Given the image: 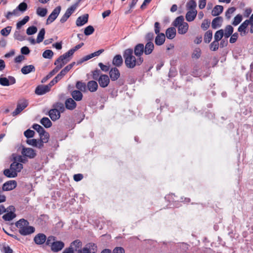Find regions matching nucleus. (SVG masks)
Masks as SVG:
<instances>
[{"mask_svg": "<svg viewBox=\"0 0 253 253\" xmlns=\"http://www.w3.org/2000/svg\"><path fill=\"white\" fill-rule=\"evenodd\" d=\"M126 66L128 68H133L136 66L140 65L143 62L142 57H137L133 55V50L128 48L125 50L123 54Z\"/></svg>", "mask_w": 253, "mask_h": 253, "instance_id": "obj_1", "label": "nucleus"}, {"mask_svg": "<svg viewBox=\"0 0 253 253\" xmlns=\"http://www.w3.org/2000/svg\"><path fill=\"white\" fill-rule=\"evenodd\" d=\"M24 159L21 156H17L14 158V162L11 164L10 169H5L3 174H17L20 172L23 169L22 164L18 163L24 162Z\"/></svg>", "mask_w": 253, "mask_h": 253, "instance_id": "obj_2", "label": "nucleus"}, {"mask_svg": "<svg viewBox=\"0 0 253 253\" xmlns=\"http://www.w3.org/2000/svg\"><path fill=\"white\" fill-rule=\"evenodd\" d=\"M65 111L64 104L61 102H56L53 104L52 108L48 112V115L53 121H56L60 117V114Z\"/></svg>", "mask_w": 253, "mask_h": 253, "instance_id": "obj_3", "label": "nucleus"}, {"mask_svg": "<svg viewBox=\"0 0 253 253\" xmlns=\"http://www.w3.org/2000/svg\"><path fill=\"white\" fill-rule=\"evenodd\" d=\"M173 25L177 27L178 33L179 34H185L188 30V24L184 22V19L183 16L177 17L173 21Z\"/></svg>", "mask_w": 253, "mask_h": 253, "instance_id": "obj_4", "label": "nucleus"}, {"mask_svg": "<svg viewBox=\"0 0 253 253\" xmlns=\"http://www.w3.org/2000/svg\"><path fill=\"white\" fill-rule=\"evenodd\" d=\"M55 84L52 80L47 85H38L36 89L35 93L38 95H43L46 93L49 92L50 90L51 87L54 85Z\"/></svg>", "mask_w": 253, "mask_h": 253, "instance_id": "obj_5", "label": "nucleus"}, {"mask_svg": "<svg viewBox=\"0 0 253 253\" xmlns=\"http://www.w3.org/2000/svg\"><path fill=\"white\" fill-rule=\"evenodd\" d=\"M71 56L66 52L64 54L61 55L54 62V65L60 67L61 69L65 64H66L70 60Z\"/></svg>", "mask_w": 253, "mask_h": 253, "instance_id": "obj_6", "label": "nucleus"}, {"mask_svg": "<svg viewBox=\"0 0 253 253\" xmlns=\"http://www.w3.org/2000/svg\"><path fill=\"white\" fill-rule=\"evenodd\" d=\"M28 105V102L26 99L19 100L17 103V107L14 111L12 113L13 116H16L20 114L25 108Z\"/></svg>", "mask_w": 253, "mask_h": 253, "instance_id": "obj_7", "label": "nucleus"}, {"mask_svg": "<svg viewBox=\"0 0 253 253\" xmlns=\"http://www.w3.org/2000/svg\"><path fill=\"white\" fill-rule=\"evenodd\" d=\"M97 246L94 243H89L81 250H79L78 253H95Z\"/></svg>", "mask_w": 253, "mask_h": 253, "instance_id": "obj_8", "label": "nucleus"}, {"mask_svg": "<svg viewBox=\"0 0 253 253\" xmlns=\"http://www.w3.org/2000/svg\"><path fill=\"white\" fill-rule=\"evenodd\" d=\"M14 211L15 208L12 206H9L6 210V212H7L2 216V218L5 221H10L12 220L16 217Z\"/></svg>", "mask_w": 253, "mask_h": 253, "instance_id": "obj_9", "label": "nucleus"}, {"mask_svg": "<svg viewBox=\"0 0 253 253\" xmlns=\"http://www.w3.org/2000/svg\"><path fill=\"white\" fill-rule=\"evenodd\" d=\"M61 9V8L60 6H57L54 9L46 20V24L47 25L51 23L56 19L60 12Z\"/></svg>", "mask_w": 253, "mask_h": 253, "instance_id": "obj_10", "label": "nucleus"}, {"mask_svg": "<svg viewBox=\"0 0 253 253\" xmlns=\"http://www.w3.org/2000/svg\"><path fill=\"white\" fill-rule=\"evenodd\" d=\"M21 153L24 157L30 159L34 158L36 156V153L35 150L31 148L23 147Z\"/></svg>", "mask_w": 253, "mask_h": 253, "instance_id": "obj_11", "label": "nucleus"}, {"mask_svg": "<svg viewBox=\"0 0 253 253\" xmlns=\"http://www.w3.org/2000/svg\"><path fill=\"white\" fill-rule=\"evenodd\" d=\"M16 81L14 77L9 76L8 78L3 77L0 78V84L3 86H8L10 84H13Z\"/></svg>", "mask_w": 253, "mask_h": 253, "instance_id": "obj_12", "label": "nucleus"}, {"mask_svg": "<svg viewBox=\"0 0 253 253\" xmlns=\"http://www.w3.org/2000/svg\"><path fill=\"white\" fill-rule=\"evenodd\" d=\"M97 81L102 87H107L110 83V79L107 75H100Z\"/></svg>", "mask_w": 253, "mask_h": 253, "instance_id": "obj_13", "label": "nucleus"}, {"mask_svg": "<svg viewBox=\"0 0 253 253\" xmlns=\"http://www.w3.org/2000/svg\"><path fill=\"white\" fill-rule=\"evenodd\" d=\"M17 186V182L15 180H9L5 182L2 185L3 191H10L14 189Z\"/></svg>", "mask_w": 253, "mask_h": 253, "instance_id": "obj_14", "label": "nucleus"}, {"mask_svg": "<svg viewBox=\"0 0 253 253\" xmlns=\"http://www.w3.org/2000/svg\"><path fill=\"white\" fill-rule=\"evenodd\" d=\"M109 76L112 81L117 80L120 77L119 70L116 67L111 68L109 71Z\"/></svg>", "mask_w": 253, "mask_h": 253, "instance_id": "obj_15", "label": "nucleus"}, {"mask_svg": "<svg viewBox=\"0 0 253 253\" xmlns=\"http://www.w3.org/2000/svg\"><path fill=\"white\" fill-rule=\"evenodd\" d=\"M39 135L40 140H39L38 148H41L43 146V143H46L48 141L49 135L45 130L43 131V133H42Z\"/></svg>", "mask_w": 253, "mask_h": 253, "instance_id": "obj_16", "label": "nucleus"}, {"mask_svg": "<svg viewBox=\"0 0 253 253\" xmlns=\"http://www.w3.org/2000/svg\"><path fill=\"white\" fill-rule=\"evenodd\" d=\"M35 232V228L29 225L19 230L21 235L26 236L32 234Z\"/></svg>", "mask_w": 253, "mask_h": 253, "instance_id": "obj_17", "label": "nucleus"}, {"mask_svg": "<svg viewBox=\"0 0 253 253\" xmlns=\"http://www.w3.org/2000/svg\"><path fill=\"white\" fill-rule=\"evenodd\" d=\"M64 247V243L62 241H55L52 243L51 250L54 252H57L61 251Z\"/></svg>", "mask_w": 253, "mask_h": 253, "instance_id": "obj_18", "label": "nucleus"}, {"mask_svg": "<svg viewBox=\"0 0 253 253\" xmlns=\"http://www.w3.org/2000/svg\"><path fill=\"white\" fill-rule=\"evenodd\" d=\"M134 53L137 57H142L141 55L144 53L143 44L139 43L137 44L134 48Z\"/></svg>", "mask_w": 253, "mask_h": 253, "instance_id": "obj_19", "label": "nucleus"}, {"mask_svg": "<svg viewBox=\"0 0 253 253\" xmlns=\"http://www.w3.org/2000/svg\"><path fill=\"white\" fill-rule=\"evenodd\" d=\"M248 21H245L238 28V31L240 32L241 36L243 37L248 33L247 28L249 26Z\"/></svg>", "mask_w": 253, "mask_h": 253, "instance_id": "obj_20", "label": "nucleus"}, {"mask_svg": "<svg viewBox=\"0 0 253 253\" xmlns=\"http://www.w3.org/2000/svg\"><path fill=\"white\" fill-rule=\"evenodd\" d=\"M34 240L36 244L42 245L45 242L46 237L44 234L39 233L35 237Z\"/></svg>", "mask_w": 253, "mask_h": 253, "instance_id": "obj_21", "label": "nucleus"}, {"mask_svg": "<svg viewBox=\"0 0 253 253\" xmlns=\"http://www.w3.org/2000/svg\"><path fill=\"white\" fill-rule=\"evenodd\" d=\"M88 14H85L82 16L79 17L76 20L77 26H82L86 23L88 21Z\"/></svg>", "mask_w": 253, "mask_h": 253, "instance_id": "obj_22", "label": "nucleus"}, {"mask_svg": "<svg viewBox=\"0 0 253 253\" xmlns=\"http://www.w3.org/2000/svg\"><path fill=\"white\" fill-rule=\"evenodd\" d=\"M154 49V44L151 41L147 42L145 46H144V53L146 55H149L152 53Z\"/></svg>", "mask_w": 253, "mask_h": 253, "instance_id": "obj_23", "label": "nucleus"}, {"mask_svg": "<svg viewBox=\"0 0 253 253\" xmlns=\"http://www.w3.org/2000/svg\"><path fill=\"white\" fill-rule=\"evenodd\" d=\"M165 40L166 36L164 34H157L155 39V43L157 45H162L164 43Z\"/></svg>", "mask_w": 253, "mask_h": 253, "instance_id": "obj_24", "label": "nucleus"}, {"mask_svg": "<svg viewBox=\"0 0 253 253\" xmlns=\"http://www.w3.org/2000/svg\"><path fill=\"white\" fill-rule=\"evenodd\" d=\"M187 12L186 14L185 18L187 21L191 22L193 21L197 14V10H187Z\"/></svg>", "mask_w": 253, "mask_h": 253, "instance_id": "obj_25", "label": "nucleus"}, {"mask_svg": "<svg viewBox=\"0 0 253 253\" xmlns=\"http://www.w3.org/2000/svg\"><path fill=\"white\" fill-rule=\"evenodd\" d=\"M223 22V18L221 17H217L213 19L211 23V26L213 29L219 28Z\"/></svg>", "mask_w": 253, "mask_h": 253, "instance_id": "obj_26", "label": "nucleus"}, {"mask_svg": "<svg viewBox=\"0 0 253 253\" xmlns=\"http://www.w3.org/2000/svg\"><path fill=\"white\" fill-rule=\"evenodd\" d=\"M65 106L67 109L72 110L74 109L76 107V103L75 101L71 98L67 99L65 102Z\"/></svg>", "mask_w": 253, "mask_h": 253, "instance_id": "obj_27", "label": "nucleus"}, {"mask_svg": "<svg viewBox=\"0 0 253 253\" xmlns=\"http://www.w3.org/2000/svg\"><path fill=\"white\" fill-rule=\"evenodd\" d=\"M86 86L90 92H95L98 88V84L94 81H90L87 83Z\"/></svg>", "mask_w": 253, "mask_h": 253, "instance_id": "obj_28", "label": "nucleus"}, {"mask_svg": "<svg viewBox=\"0 0 253 253\" xmlns=\"http://www.w3.org/2000/svg\"><path fill=\"white\" fill-rule=\"evenodd\" d=\"M35 71V68L34 65H30L25 66L21 69V72L24 75L28 74L31 72Z\"/></svg>", "mask_w": 253, "mask_h": 253, "instance_id": "obj_29", "label": "nucleus"}, {"mask_svg": "<svg viewBox=\"0 0 253 253\" xmlns=\"http://www.w3.org/2000/svg\"><path fill=\"white\" fill-rule=\"evenodd\" d=\"M166 35L167 38L169 39H173L176 35V30L174 28L171 27L168 28L166 32Z\"/></svg>", "mask_w": 253, "mask_h": 253, "instance_id": "obj_30", "label": "nucleus"}, {"mask_svg": "<svg viewBox=\"0 0 253 253\" xmlns=\"http://www.w3.org/2000/svg\"><path fill=\"white\" fill-rule=\"evenodd\" d=\"M123 62V60L121 55H117L114 57L112 63L115 66L120 67L122 65Z\"/></svg>", "mask_w": 253, "mask_h": 253, "instance_id": "obj_31", "label": "nucleus"}, {"mask_svg": "<svg viewBox=\"0 0 253 253\" xmlns=\"http://www.w3.org/2000/svg\"><path fill=\"white\" fill-rule=\"evenodd\" d=\"M29 224L27 220L24 219H21L15 223V225L18 228L19 230H20L22 229V228L28 225Z\"/></svg>", "mask_w": 253, "mask_h": 253, "instance_id": "obj_32", "label": "nucleus"}, {"mask_svg": "<svg viewBox=\"0 0 253 253\" xmlns=\"http://www.w3.org/2000/svg\"><path fill=\"white\" fill-rule=\"evenodd\" d=\"M73 98L76 101H80L82 99L83 94L80 90H74L71 93Z\"/></svg>", "mask_w": 253, "mask_h": 253, "instance_id": "obj_33", "label": "nucleus"}, {"mask_svg": "<svg viewBox=\"0 0 253 253\" xmlns=\"http://www.w3.org/2000/svg\"><path fill=\"white\" fill-rule=\"evenodd\" d=\"M233 28L231 25H227L226 26L224 32V36L225 38H227L229 37L233 32Z\"/></svg>", "mask_w": 253, "mask_h": 253, "instance_id": "obj_34", "label": "nucleus"}, {"mask_svg": "<svg viewBox=\"0 0 253 253\" xmlns=\"http://www.w3.org/2000/svg\"><path fill=\"white\" fill-rule=\"evenodd\" d=\"M223 10V7L221 5L215 6L211 11V14L214 16H217L219 15Z\"/></svg>", "mask_w": 253, "mask_h": 253, "instance_id": "obj_35", "label": "nucleus"}, {"mask_svg": "<svg viewBox=\"0 0 253 253\" xmlns=\"http://www.w3.org/2000/svg\"><path fill=\"white\" fill-rule=\"evenodd\" d=\"M197 6L196 2L194 0H190L186 3V9L187 10H197L196 9Z\"/></svg>", "mask_w": 253, "mask_h": 253, "instance_id": "obj_36", "label": "nucleus"}, {"mask_svg": "<svg viewBox=\"0 0 253 253\" xmlns=\"http://www.w3.org/2000/svg\"><path fill=\"white\" fill-rule=\"evenodd\" d=\"M47 13V9L45 8L39 7L36 9L37 14L41 17H44Z\"/></svg>", "mask_w": 253, "mask_h": 253, "instance_id": "obj_37", "label": "nucleus"}, {"mask_svg": "<svg viewBox=\"0 0 253 253\" xmlns=\"http://www.w3.org/2000/svg\"><path fill=\"white\" fill-rule=\"evenodd\" d=\"M64 69H63L61 72L52 80L55 84L57 83L60 80H61L64 76L67 74Z\"/></svg>", "mask_w": 253, "mask_h": 253, "instance_id": "obj_38", "label": "nucleus"}, {"mask_svg": "<svg viewBox=\"0 0 253 253\" xmlns=\"http://www.w3.org/2000/svg\"><path fill=\"white\" fill-rule=\"evenodd\" d=\"M41 123L46 128L50 127L52 126V123L47 117L42 118L40 121Z\"/></svg>", "mask_w": 253, "mask_h": 253, "instance_id": "obj_39", "label": "nucleus"}, {"mask_svg": "<svg viewBox=\"0 0 253 253\" xmlns=\"http://www.w3.org/2000/svg\"><path fill=\"white\" fill-rule=\"evenodd\" d=\"M76 87L81 91L85 92L86 90V85L85 83L78 81L76 83Z\"/></svg>", "mask_w": 253, "mask_h": 253, "instance_id": "obj_40", "label": "nucleus"}, {"mask_svg": "<svg viewBox=\"0 0 253 253\" xmlns=\"http://www.w3.org/2000/svg\"><path fill=\"white\" fill-rule=\"evenodd\" d=\"M29 20V17L28 16H26L24 17V18L20 21H19L16 24V28L17 29H20L22 26L25 25L28 21Z\"/></svg>", "mask_w": 253, "mask_h": 253, "instance_id": "obj_41", "label": "nucleus"}, {"mask_svg": "<svg viewBox=\"0 0 253 253\" xmlns=\"http://www.w3.org/2000/svg\"><path fill=\"white\" fill-rule=\"evenodd\" d=\"M44 35H45V30L44 28H42L40 31L38 35L37 38V43H40L43 41V40L44 39Z\"/></svg>", "mask_w": 253, "mask_h": 253, "instance_id": "obj_42", "label": "nucleus"}, {"mask_svg": "<svg viewBox=\"0 0 253 253\" xmlns=\"http://www.w3.org/2000/svg\"><path fill=\"white\" fill-rule=\"evenodd\" d=\"M84 45V43L82 42L77 45H76L74 47L72 48V49H70L68 52V54H69L71 57L73 55L74 52L81 48Z\"/></svg>", "mask_w": 253, "mask_h": 253, "instance_id": "obj_43", "label": "nucleus"}, {"mask_svg": "<svg viewBox=\"0 0 253 253\" xmlns=\"http://www.w3.org/2000/svg\"><path fill=\"white\" fill-rule=\"evenodd\" d=\"M223 30H220L216 32L214 35V41L219 42L224 36Z\"/></svg>", "mask_w": 253, "mask_h": 253, "instance_id": "obj_44", "label": "nucleus"}, {"mask_svg": "<svg viewBox=\"0 0 253 253\" xmlns=\"http://www.w3.org/2000/svg\"><path fill=\"white\" fill-rule=\"evenodd\" d=\"M212 38V33L211 31H208L205 34L204 36V41L205 42L209 43Z\"/></svg>", "mask_w": 253, "mask_h": 253, "instance_id": "obj_45", "label": "nucleus"}, {"mask_svg": "<svg viewBox=\"0 0 253 253\" xmlns=\"http://www.w3.org/2000/svg\"><path fill=\"white\" fill-rule=\"evenodd\" d=\"M12 27L11 26H7L2 29L0 31V34L2 36L7 37L10 33Z\"/></svg>", "mask_w": 253, "mask_h": 253, "instance_id": "obj_46", "label": "nucleus"}, {"mask_svg": "<svg viewBox=\"0 0 253 253\" xmlns=\"http://www.w3.org/2000/svg\"><path fill=\"white\" fill-rule=\"evenodd\" d=\"M236 10V8L232 7L228 9L225 12V17L227 19H230L232 15L234 13Z\"/></svg>", "mask_w": 253, "mask_h": 253, "instance_id": "obj_47", "label": "nucleus"}, {"mask_svg": "<svg viewBox=\"0 0 253 253\" xmlns=\"http://www.w3.org/2000/svg\"><path fill=\"white\" fill-rule=\"evenodd\" d=\"M77 6H78V4L77 3H76L73 5H72L71 7H70L69 8H68L65 13L69 16L70 17L71 16V15L75 11V10L76 9V8H77Z\"/></svg>", "mask_w": 253, "mask_h": 253, "instance_id": "obj_48", "label": "nucleus"}, {"mask_svg": "<svg viewBox=\"0 0 253 253\" xmlns=\"http://www.w3.org/2000/svg\"><path fill=\"white\" fill-rule=\"evenodd\" d=\"M53 56V52L51 50L47 49L42 53V56L44 58H51Z\"/></svg>", "mask_w": 253, "mask_h": 253, "instance_id": "obj_49", "label": "nucleus"}, {"mask_svg": "<svg viewBox=\"0 0 253 253\" xmlns=\"http://www.w3.org/2000/svg\"><path fill=\"white\" fill-rule=\"evenodd\" d=\"M243 17L242 15L241 14L237 15L234 18V20L232 22V25L234 26L238 25L242 20Z\"/></svg>", "mask_w": 253, "mask_h": 253, "instance_id": "obj_50", "label": "nucleus"}, {"mask_svg": "<svg viewBox=\"0 0 253 253\" xmlns=\"http://www.w3.org/2000/svg\"><path fill=\"white\" fill-rule=\"evenodd\" d=\"M82 246V243L79 240H75L74 242H73L71 245V248H74V250L77 251V249H79Z\"/></svg>", "mask_w": 253, "mask_h": 253, "instance_id": "obj_51", "label": "nucleus"}, {"mask_svg": "<svg viewBox=\"0 0 253 253\" xmlns=\"http://www.w3.org/2000/svg\"><path fill=\"white\" fill-rule=\"evenodd\" d=\"M38 29L34 26H30L26 30V33L28 35H32L37 33Z\"/></svg>", "mask_w": 253, "mask_h": 253, "instance_id": "obj_52", "label": "nucleus"}, {"mask_svg": "<svg viewBox=\"0 0 253 253\" xmlns=\"http://www.w3.org/2000/svg\"><path fill=\"white\" fill-rule=\"evenodd\" d=\"M14 38L15 40L22 41L24 40V37L22 35L19 31H16L14 33Z\"/></svg>", "mask_w": 253, "mask_h": 253, "instance_id": "obj_53", "label": "nucleus"}, {"mask_svg": "<svg viewBox=\"0 0 253 253\" xmlns=\"http://www.w3.org/2000/svg\"><path fill=\"white\" fill-rule=\"evenodd\" d=\"M26 142L30 145L38 147L39 140L38 141L36 139H30L27 140Z\"/></svg>", "mask_w": 253, "mask_h": 253, "instance_id": "obj_54", "label": "nucleus"}, {"mask_svg": "<svg viewBox=\"0 0 253 253\" xmlns=\"http://www.w3.org/2000/svg\"><path fill=\"white\" fill-rule=\"evenodd\" d=\"M94 31V29L92 26H88L84 29V34L86 36H89L92 34Z\"/></svg>", "mask_w": 253, "mask_h": 253, "instance_id": "obj_55", "label": "nucleus"}, {"mask_svg": "<svg viewBox=\"0 0 253 253\" xmlns=\"http://www.w3.org/2000/svg\"><path fill=\"white\" fill-rule=\"evenodd\" d=\"M32 127L36 130L40 134L42 133H43L44 129L43 128L38 124L33 125Z\"/></svg>", "mask_w": 253, "mask_h": 253, "instance_id": "obj_56", "label": "nucleus"}, {"mask_svg": "<svg viewBox=\"0 0 253 253\" xmlns=\"http://www.w3.org/2000/svg\"><path fill=\"white\" fill-rule=\"evenodd\" d=\"M19 11L22 12L25 11L27 9V4L26 3L23 2L20 3L17 7Z\"/></svg>", "mask_w": 253, "mask_h": 253, "instance_id": "obj_57", "label": "nucleus"}, {"mask_svg": "<svg viewBox=\"0 0 253 253\" xmlns=\"http://www.w3.org/2000/svg\"><path fill=\"white\" fill-rule=\"evenodd\" d=\"M219 47L218 42L214 41L210 44V49L212 51L216 50Z\"/></svg>", "mask_w": 253, "mask_h": 253, "instance_id": "obj_58", "label": "nucleus"}, {"mask_svg": "<svg viewBox=\"0 0 253 253\" xmlns=\"http://www.w3.org/2000/svg\"><path fill=\"white\" fill-rule=\"evenodd\" d=\"M35 131L31 129H27L24 132V135L27 138H31L34 136Z\"/></svg>", "mask_w": 253, "mask_h": 253, "instance_id": "obj_59", "label": "nucleus"}, {"mask_svg": "<svg viewBox=\"0 0 253 253\" xmlns=\"http://www.w3.org/2000/svg\"><path fill=\"white\" fill-rule=\"evenodd\" d=\"M92 56L91 55V54H89V55H87L86 56H85L83 58H82L81 59H80V60L78 61L77 62V65H79V64H82V63H83L84 62V61H86L91 58H92Z\"/></svg>", "mask_w": 253, "mask_h": 253, "instance_id": "obj_60", "label": "nucleus"}, {"mask_svg": "<svg viewBox=\"0 0 253 253\" xmlns=\"http://www.w3.org/2000/svg\"><path fill=\"white\" fill-rule=\"evenodd\" d=\"M1 251L3 253H13V250L8 245H4Z\"/></svg>", "mask_w": 253, "mask_h": 253, "instance_id": "obj_61", "label": "nucleus"}, {"mask_svg": "<svg viewBox=\"0 0 253 253\" xmlns=\"http://www.w3.org/2000/svg\"><path fill=\"white\" fill-rule=\"evenodd\" d=\"M201 56V49L199 48H196L193 53L192 57L198 58Z\"/></svg>", "mask_w": 253, "mask_h": 253, "instance_id": "obj_62", "label": "nucleus"}, {"mask_svg": "<svg viewBox=\"0 0 253 253\" xmlns=\"http://www.w3.org/2000/svg\"><path fill=\"white\" fill-rule=\"evenodd\" d=\"M55 241V238L53 236H51L48 237L46 242V244L51 247L52 243H54Z\"/></svg>", "mask_w": 253, "mask_h": 253, "instance_id": "obj_63", "label": "nucleus"}, {"mask_svg": "<svg viewBox=\"0 0 253 253\" xmlns=\"http://www.w3.org/2000/svg\"><path fill=\"white\" fill-rule=\"evenodd\" d=\"M210 22L208 20H204L201 24V28L204 30H206L210 26Z\"/></svg>", "mask_w": 253, "mask_h": 253, "instance_id": "obj_64", "label": "nucleus"}]
</instances>
